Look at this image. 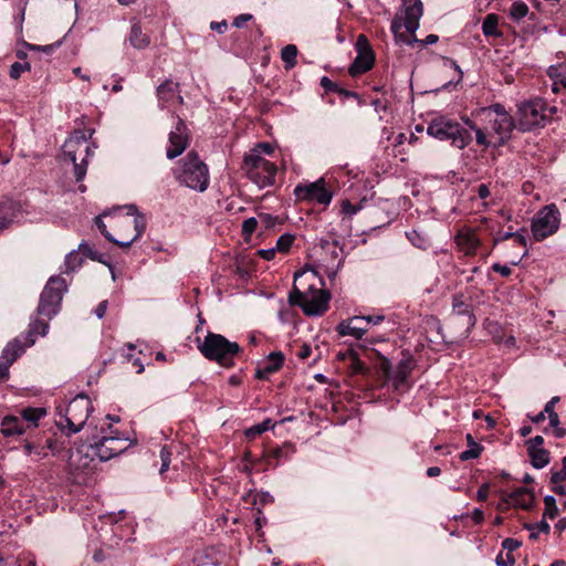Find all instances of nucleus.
Wrapping results in <instances>:
<instances>
[{"label": "nucleus", "mask_w": 566, "mask_h": 566, "mask_svg": "<svg viewBox=\"0 0 566 566\" xmlns=\"http://www.w3.org/2000/svg\"><path fill=\"white\" fill-rule=\"evenodd\" d=\"M45 416V410L42 408H27L22 411V419L38 426V421Z\"/></svg>", "instance_id": "obj_37"}, {"label": "nucleus", "mask_w": 566, "mask_h": 566, "mask_svg": "<svg viewBox=\"0 0 566 566\" xmlns=\"http://www.w3.org/2000/svg\"><path fill=\"white\" fill-rule=\"evenodd\" d=\"M545 104L542 99H531L518 105V127L528 132L545 125Z\"/></svg>", "instance_id": "obj_14"}, {"label": "nucleus", "mask_w": 566, "mask_h": 566, "mask_svg": "<svg viewBox=\"0 0 566 566\" xmlns=\"http://www.w3.org/2000/svg\"><path fill=\"white\" fill-rule=\"evenodd\" d=\"M252 19V14H249V13H242L240 15H238L234 20H233V25L235 28H243L244 24L247 22H249L250 20Z\"/></svg>", "instance_id": "obj_56"}, {"label": "nucleus", "mask_w": 566, "mask_h": 566, "mask_svg": "<svg viewBox=\"0 0 566 566\" xmlns=\"http://www.w3.org/2000/svg\"><path fill=\"white\" fill-rule=\"evenodd\" d=\"M474 132H475V139H476V143H478L479 145H482V146H488V145H489V143H488V139H486V134H488L489 132H486V130H485V127H484V128H479V127H476V128L474 129Z\"/></svg>", "instance_id": "obj_53"}, {"label": "nucleus", "mask_w": 566, "mask_h": 566, "mask_svg": "<svg viewBox=\"0 0 566 566\" xmlns=\"http://www.w3.org/2000/svg\"><path fill=\"white\" fill-rule=\"evenodd\" d=\"M256 226H258L256 219L255 218H249V219L243 221V223H242V231L247 235L252 234L255 231Z\"/></svg>", "instance_id": "obj_51"}, {"label": "nucleus", "mask_w": 566, "mask_h": 566, "mask_svg": "<svg viewBox=\"0 0 566 566\" xmlns=\"http://www.w3.org/2000/svg\"><path fill=\"white\" fill-rule=\"evenodd\" d=\"M527 450L532 448L542 449L544 444V438L542 436H535L526 441Z\"/></svg>", "instance_id": "obj_54"}, {"label": "nucleus", "mask_w": 566, "mask_h": 566, "mask_svg": "<svg viewBox=\"0 0 566 566\" xmlns=\"http://www.w3.org/2000/svg\"><path fill=\"white\" fill-rule=\"evenodd\" d=\"M359 208L352 205L349 201H343L342 211L347 216H354L358 212Z\"/></svg>", "instance_id": "obj_57"}, {"label": "nucleus", "mask_w": 566, "mask_h": 566, "mask_svg": "<svg viewBox=\"0 0 566 566\" xmlns=\"http://www.w3.org/2000/svg\"><path fill=\"white\" fill-rule=\"evenodd\" d=\"M210 28H211V30H214L218 33H223L226 31V29H227V22L226 21L211 22L210 23Z\"/></svg>", "instance_id": "obj_63"}, {"label": "nucleus", "mask_w": 566, "mask_h": 566, "mask_svg": "<svg viewBox=\"0 0 566 566\" xmlns=\"http://www.w3.org/2000/svg\"><path fill=\"white\" fill-rule=\"evenodd\" d=\"M276 252L277 251L275 247L270 249H261L258 251L259 255L266 261L274 259Z\"/></svg>", "instance_id": "obj_58"}, {"label": "nucleus", "mask_w": 566, "mask_h": 566, "mask_svg": "<svg viewBox=\"0 0 566 566\" xmlns=\"http://www.w3.org/2000/svg\"><path fill=\"white\" fill-rule=\"evenodd\" d=\"M48 331H49L48 322L41 321L39 318L31 319V322L29 324V329H28L27 336H25L27 342L24 345H22L24 347V349L27 347L32 346L35 343L38 336H45Z\"/></svg>", "instance_id": "obj_25"}, {"label": "nucleus", "mask_w": 566, "mask_h": 566, "mask_svg": "<svg viewBox=\"0 0 566 566\" xmlns=\"http://www.w3.org/2000/svg\"><path fill=\"white\" fill-rule=\"evenodd\" d=\"M157 96L159 106L161 108H168L176 104H184V97L180 94L179 83L171 80H166L157 87Z\"/></svg>", "instance_id": "obj_17"}, {"label": "nucleus", "mask_w": 566, "mask_h": 566, "mask_svg": "<svg viewBox=\"0 0 566 566\" xmlns=\"http://www.w3.org/2000/svg\"><path fill=\"white\" fill-rule=\"evenodd\" d=\"M129 446L128 439L109 426L107 430H102V436L94 437L87 447L81 446L71 451L67 462L70 472L75 474L86 469L93 457L103 462L108 461L123 453Z\"/></svg>", "instance_id": "obj_2"}, {"label": "nucleus", "mask_w": 566, "mask_h": 566, "mask_svg": "<svg viewBox=\"0 0 566 566\" xmlns=\"http://www.w3.org/2000/svg\"><path fill=\"white\" fill-rule=\"evenodd\" d=\"M312 354V347L307 344H303L297 353V357L302 360L308 358Z\"/></svg>", "instance_id": "obj_61"}, {"label": "nucleus", "mask_w": 566, "mask_h": 566, "mask_svg": "<svg viewBox=\"0 0 566 566\" xmlns=\"http://www.w3.org/2000/svg\"><path fill=\"white\" fill-rule=\"evenodd\" d=\"M496 566H513L515 558L510 552H500L495 558Z\"/></svg>", "instance_id": "obj_46"}, {"label": "nucleus", "mask_w": 566, "mask_h": 566, "mask_svg": "<svg viewBox=\"0 0 566 566\" xmlns=\"http://www.w3.org/2000/svg\"><path fill=\"white\" fill-rule=\"evenodd\" d=\"M451 318L454 322H461L467 332L476 323L471 306L463 302L460 296H453Z\"/></svg>", "instance_id": "obj_19"}, {"label": "nucleus", "mask_w": 566, "mask_h": 566, "mask_svg": "<svg viewBox=\"0 0 566 566\" xmlns=\"http://www.w3.org/2000/svg\"><path fill=\"white\" fill-rule=\"evenodd\" d=\"M455 242L459 249L468 255L474 254L480 245V240L474 231L467 228L458 232Z\"/></svg>", "instance_id": "obj_23"}, {"label": "nucleus", "mask_w": 566, "mask_h": 566, "mask_svg": "<svg viewBox=\"0 0 566 566\" xmlns=\"http://www.w3.org/2000/svg\"><path fill=\"white\" fill-rule=\"evenodd\" d=\"M468 449L460 453L459 458L462 461H468L472 459H476L480 457L483 447L474 441L473 437L469 433L467 434Z\"/></svg>", "instance_id": "obj_31"}, {"label": "nucleus", "mask_w": 566, "mask_h": 566, "mask_svg": "<svg viewBox=\"0 0 566 566\" xmlns=\"http://www.w3.org/2000/svg\"><path fill=\"white\" fill-rule=\"evenodd\" d=\"M336 332L340 336H352L355 339H361L367 333V326L364 325V318L353 316L338 323Z\"/></svg>", "instance_id": "obj_21"}, {"label": "nucleus", "mask_w": 566, "mask_h": 566, "mask_svg": "<svg viewBox=\"0 0 566 566\" xmlns=\"http://www.w3.org/2000/svg\"><path fill=\"white\" fill-rule=\"evenodd\" d=\"M514 240H515V242H516L518 245H521V247H523V248H524V252H523L522 256H521V258H518L517 260H514V261H512V262H511V264H512V265H517V264L520 263V261H521L525 255H527V249H526L527 240H526L525 235H524L523 233L518 232V231L516 232Z\"/></svg>", "instance_id": "obj_49"}, {"label": "nucleus", "mask_w": 566, "mask_h": 566, "mask_svg": "<svg viewBox=\"0 0 566 566\" xmlns=\"http://www.w3.org/2000/svg\"><path fill=\"white\" fill-rule=\"evenodd\" d=\"M274 428V426L271 423L270 419L263 420L261 423L254 424L245 430V437L247 438H255L256 436H260L261 433L268 431L269 429Z\"/></svg>", "instance_id": "obj_38"}, {"label": "nucleus", "mask_w": 566, "mask_h": 566, "mask_svg": "<svg viewBox=\"0 0 566 566\" xmlns=\"http://www.w3.org/2000/svg\"><path fill=\"white\" fill-rule=\"evenodd\" d=\"M23 352L24 347L18 338L7 344L0 356V381L8 378L9 367Z\"/></svg>", "instance_id": "obj_18"}, {"label": "nucleus", "mask_w": 566, "mask_h": 566, "mask_svg": "<svg viewBox=\"0 0 566 566\" xmlns=\"http://www.w3.org/2000/svg\"><path fill=\"white\" fill-rule=\"evenodd\" d=\"M101 233L120 248H128L146 229V221L135 205H127L96 217Z\"/></svg>", "instance_id": "obj_1"}, {"label": "nucleus", "mask_w": 566, "mask_h": 566, "mask_svg": "<svg viewBox=\"0 0 566 566\" xmlns=\"http://www.w3.org/2000/svg\"><path fill=\"white\" fill-rule=\"evenodd\" d=\"M528 13V7L523 1H515L511 6L510 14L512 19L520 21Z\"/></svg>", "instance_id": "obj_40"}, {"label": "nucleus", "mask_w": 566, "mask_h": 566, "mask_svg": "<svg viewBox=\"0 0 566 566\" xmlns=\"http://www.w3.org/2000/svg\"><path fill=\"white\" fill-rule=\"evenodd\" d=\"M0 431L4 437H12L22 434L24 428L19 418L9 416L1 421Z\"/></svg>", "instance_id": "obj_28"}, {"label": "nucleus", "mask_w": 566, "mask_h": 566, "mask_svg": "<svg viewBox=\"0 0 566 566\" xmlns=\"http://www.w3.org/2000/svg\"><path fill=\"white\" fill-rule=\"evenodd\" d=\"M406 237L418 249L426 250L429 247V238L423 232L413 229L407 231Z\"/></svg>", "instance_id": "obj_35"}, {"label": "nucleus", "mask_w": 566, "mask_h": 566, "mask_svg": "<svg viewBox=\"0 0 566 566\" xmlns=\"http://www.w3.org/2000/svg\"><path fill=\"white\" fill-rule=\"evenodd\" d=\"M172 117L177 118V123L172 130L168 135V147L166 156L168 159H175L179 157L189 146V130L185 122L175 113Z\"/></svg>", "instance_id": "obj_16"}, {"label": "nucleus", "mask_w": 566, "mask_h": 566, "mask_svg": "<svg viewBox=\"0 0 566 566\" xmlns=\"http://www.w3.org/2000/svg\"><path fill=\"white\" fill-rule=\"evenodd\" d=\"M198 349L209 360L218 363L222 367H231L241 347L237 342H230L223 335L208 333L200 342Z\"/></svg>", "instance_id": "obj_8"}, {"label": "nucleus", "mask_w": 566, "mask_h": 566, "mask_svg": "<svg viewBox=\"0 0 566 566\" xmlns=\"http://www.w3.org/2000/svg\"><path fill=\"white\" fill-rule=\"evenodd\" d=\"M274 151V147L270 144V143H266V142H263V143H259L256 144L252 149H250V151L248 153L249 155H259V156H263V155H272Z\"/></svg>", "instance_id": "obj_44"}, {"label": "nucleus", "mask_w": 566, "mask_h": 566, "mask_svg": "<svg viewBox=\"0 0 566 566\" xmlns=\"http://www.w3.org/2000/svg\"><path fill=\"white\" fill-rule=\"evenodd\" d=\"M27 70H30V64L28 62L27 63L15 62L10 67V76L12 78L17 80L20 77L21 73Z\"/></svg>", "instance_id": "obj_48"}, {"label": "nucleus", "mask_w": 566, "mask_h": 566, "mask_svg": "<svg viewBox=\"0 0 566 566\" xmlns=\"http://www.w3.org/2000/svg\"><path fill=\"white\" fill-rule=\"evenodd\" d=\"M545 503V512L544 516H547L548 518H555L557 515V506H556V500L553 495H546L544 497Z\"/></svg>", "instance_id": "obj_43"}, {"label": "nucleus", "mask_w": 566, "mask_h": 566, "mask_svg": "<svg viewBox=\"0 0 566 566\" xmlns=\"http://www.w3.org/2000/svg\"><path fill=\"white\" fill-rule=\"evenodd\" d=\"M106 311H107V301H103L101 302L96 310H95V315L98 317V318H103L106 314Z\"/></svg>", "instance_id": "obj_62"}, {"label": "nucleus", "mask_w": 566, "mask_h": 566, "mask_svg": "<svg viewBox=\"0 0 566 566\" xmlns=\"http://www.w3.org/2000/svg\"><path fill=\"white\" fill-rule=\"evenodd\" d=\"M562 465L563 468L560 471L553 472L551 475V482L553 484H557L566 480V457L563 458Z\"/></svg>", "instance_id": "obj_50"}, {"label": "nucleus", "mask_w": 566, "mask_h": 566, "mask_svg": "<svg viewBox=\"0 0 566 566\" xmlns=\"http://www.w3.org/2000/svg\"><path fill=\"white\" fill-rule=\"evenodd\" d=\"M293 193L298 201L317 202L324 206L329 205L333 198V192L326 188L323 178L313 182L298 184Z\"/></svg>", "instance_id": "obj_15"}, {"label": "nucleus", "mask_w": 566, "mask_h": 566, "mask_svg": "<svg viewBox=\"0 0 566 566\" xmlns=\"http://www.w3.org/2000/svg\"><path fill=\"white\" fill-rule=\"evenodd\" d=\"M13 217L11 205L0 202V230L7 228L12 222Z\"/></svg>", "instance_id": "obj_39"}, {"label": "nucleus", "mask_w": 566, "mask_h": 566, "mask_svg": "<svg viewBox=\"0 0 566 566\" xmlns=\"http://www.w3.org/2000/svg\"><path fill=\"white\" fill-rule=\"evenodd\" d=\"M499 17L494 13L488 14L482 23V32L485 36H501L499 31Z\"/></svg>", "instance_id": "obj_32"}, {"label": "nucleus", "mask_w": 566, "mask_h": 566, "mask_svg": "<svg viewBox=\"0 0 566 566\" xmlns=\"http://www.w3.org/2000/svg\"><path fill=\"white\" fill-rule=\"evenodd\" d=\"M170 457H171V452L167 449V447H163L160 450V460H161V467L159 469L160 474H164L169 469Z\"/></svg>", "instance_id": "obj_47"}, {"label": "nucleus", "mask_w": 566, "mask_h": 566, "mask_svg": "<svg viewBox=\"0 0 566 566\" xmlns=\"http://www.w3.org/2000/svg\"><path fill=\"white\" fill-rule=\"evenodd\" d=\"M67 285L64 279L60 276H51L46 282L36 308L38 315L46 316L51 319L60 311L61 302Z\"/></svg>", "instance_id": "obj_12"}, {"label": "nucleus", "mask_w": 566, "mask_h": 566, "mask_svg": "<svg viewBox=\"0 0 566 566\" xmlns=\"http://www.w3.org/2000/svg\"><path fill=\"white\" fill-rule=\"evenodd\" d=\"M559 212L554 205L545 206L533 218L531 229L536 241L554 234L559 228Z\"/></svg>", "instance_id": "obj_13"}, {"label": "nucleus", "mask_w": 566, "mask_h": 566, "mask_svg": "<svg viewBox=\"0 0 566 566\" xmlns=\"http://www.w3.org/2000/svg\"><path fill=\"white\" fill-rule=\"evenodd\" d=\"M492 269H493L495 272L500 273L502 276H509V275H511V273H512V270H511V268H510V266H507V265H502V264H500V263H494V264L492 265Z\"/></svg>", "instance_id": "obj_60"}, {"label": "nucleus", "mask_w": 566, "mask_h": 566, "mask_svg": "<svg viewBox=\"0 0 566 566\" xmlns=\"http://www.w3.org/2000/svg\"><path fill=\"white\" fill-rule=\"evenodd\" d=\"M242 170L259 188L270 187L275 182L276 166L263 156L245 154Z\"/></svg>", "instance_id": "obj_11"}, {"label": "nucleus", "mask_w": 566, "mask_h": 566, "mask_svg": "<svg viewBox=\"0 0 566 566\" xmlns=\"http://www.w3.org/2000/svg\"><path fill=\"white\" fill-rule=\"evenodd\" d=\"M92 132L87 137L84 132H74L63 145V155L74 166L76 181H82L86 176L88 159L94 154L95 145L90 140Z\"/></svg>", "instance_id": "obj_7"}, {"label": "nucleus", "mask_w": 566, "mask_h": 566, "mask_svg": "<svg viewBox=\"0 0 566 566\" xmlns=\"http://www.w3.org/2000/svg\"><path fill=\"white\" fill-rule=\"evenodd\" d=\"M427 133L439 140H451L452 145L459 149L465 148L472 140L469 130L443 116L432 119L427 127Z\"/></svg>", "instance_id": "obj_10"}, {"label": "nucleus", "mask_w": 566, "mask_h": 566, "mask_svg": "<svg viewBox=\"0 0 566 566\" xmlns=\"http://www.w3.org/2000/svg\"><path fill=\"white\" fill-rule=\"evenodd\" d=\"M422 13L421 0H402L400 13L396 14L391 22V32L397 43L412 45L421 42L423 45H432L438 42L439 38L436 34H429L422 41L416 38Z\"/></svg>", "instance_id": "obj_3"}, {"label": "nucleus", "mask_w": 566, "mask_h": 566, "mask_svg": "<svg viewBox=\"0 0 566 566\" xmlns=\"http://www.w3.org/2000/svg\"><path fill=\"white\" fill-rule=\"evenodd\" d=\"M305 273L294 274L293 291L289 295V302L292 305H298L304 314L308 316H319L328 310L331 294L325 289H316L312 283L306 291H301V280Z\"/></svg>", "instance_id": "obj_5"}, {"label": "nucleus", "mask_w": 566, "mask_h": 566, "mask_svg": "<svg viewBox=\"0 0 566 566\" xmlns=\"http://www.w3.org/2000/svg\"><path fill=\"white\" fill-rule=\"evenodd\" d=\"M359 317L364 318V323H365L364 325H367V324L378 325L385 321V316L381 314L366 315V316H359Z\"/></svg>", "instance_id": "obj_55"}, {"label": "nucleus", "mask_w": 566, "mask_h": 566, "mask_svg": "<svg viewBox=\"0 0 566 566\" xmlns=\"http://www.w3.org/2000/svg\"><path fill=\"white\" fill-rule=\"evenodd\" d=\"M93 411L91 399L86 395H77L66 407H59L55 424L67 436L80 432Z\"/></svg>", "instance_id": "obj_6"}, {"label": "nucleus", "mask_w": 566, "mask_h": 566, "mask_svg": "<svg viewBox=\"0 0 566 566\" xmlns=\"http://www.w3.org/2000/svg\"><path fill=\"white\" fill-rule=\"evenodd\" d=\"M375 62V56L371 50L359 52L354 62L349 66V74L357 76L369 71Z\"/></svg>", "instance_id": "obj_24"}, {"label": "nucleus", "mask_w": 566, "mask_h": 566, "mask_svg": "<svg viewBox=\"0 0 566 566\" xmlns=\"http://www.w3.org/2000/svg\"><path fill=\"white\" fill-rule=\"evenodd\" d=\"M544 412H546L549 426L554 429V434L556 438H563L566 436V429L560 427V421L555 409L551 408V406L544 407Z\"/></svg>", "instance_id": "obj_33"}, {"label": "nucleus", "mask_w": 566, "mask_h": 566, "mask_svg": "<svg viewBox=\"0 0 566 566\" xmlns=\"http://www.w3.org/2000/svg\"><path fill=\"white\" fill-rule=\"evenodd\" d=\"M443 65L446 67L453 69L457 72L455 81H453V80L449 81L447 84L443 85V87H448L451 84H458V83H460L462 81L463 73H462V70L460 69L459 64L455 61L446 57L443 60Z\"/></svg>", "instance_id": "obj_42"}, {"label": "nucleus", "mask_w": 566, "mask_h": 566, "mask_svg": "<svg viewBox=\"0 0 566 566\" xmlns=\"http://www.w3.org/2000/svg\"><path fill=\"white\" fill-rule=\"evenodd\" d=\"M412 369L413 363L411 359H402L399 361L392 375L394 386L397 389L406 382Z\"/></svg>", "instance_id": "obj_27"}, {"label": "nucleus", "mask_w": 566, "mask_h": 566, "mask_svg": "<svg viewBox=\"0 0 566 566\" xmlns=\"http://www.w3.org/2000/svg\"><path fill=\"white\" fill-rule=\"evenodd\" d=\"M520 546H521V542H518L517 539H514V538H505L502 542L503 549H505L506 552H510V553H513Z\"/></svg>", "instance_id": "obj_52"}, {"label": "nucleus", "mask_w": 566, "mask_h": 566, "mask_svg": "<svg viewBox=\"0 0 566 566\" xmlns=\"http://www.w3.org/2000/svg\"><path fill=\"white\" fill-rule=\"evenodd\" d=\"M297 48L294 44H287L281 51V59L286 70H291L296 65Z\"/></svg>", "instance_id": "obj_36"}, {"label": "nucleus", "mask_w": 566, "mask_h": 566, "mask_svg": "<svg viewBox=\"0 0 566 566\" xmlns=\"http://www.w3.org/2000/svg\"><path fill=\"white\" fill-rule=\"evenodd\" d=\"M534 502V494L533 492L527 488H518L515 491L509 493L504 497V503L514 506L520 507L523 510H528L533 506Z\"/></svg>", "instance_id": "obj_22"}, {"label": "nucleus", "mask_w": 566, "mask_h": 566, "mask_svg": "<svg viewBox=\"0 0 566 566\" xmlns=\"http://www.w3.org/2000/svg\"><path fill=\"white\" fill-rule=\"evenodd\" d=\"M472 116L485 124L486 132L496 134L500 142L506 140L514 128L512 116L501 104L479 108L472 113Z\"/></svg>", "instance_id": "obj_9"}, {"label": "nucleus", "mask_w": 566, "mask_h": 566, "mask_svg": "<svg viewBox=\"0 0 566 566\" xmlns=\"http://www.w3.org/2000/svg\"><path fill=\"white\" fill-rule=\"evenodd\" d=\"M527 452L531 463L535 469H543L549 463L551 457L546 449L532 448L531 450H527Z\"/></svg>", "instance_id": "obj_30"}, {"label": "nucleus", "mask_w": 566, "mask_h": 566, "mask_svg": "<svg viewBox=\"0 0 566 566\" xmlns=\"http://www.w3.org/2000/svg\"><path fill=\"white\" fill-rule=\"evenodd\" d=\"M548 76L552 80V91L554 93H558L563 88L566 90V65L549 66Z\"/></svg>", "instance_id": "obj_26"}, {"label": "nucleus", "mask_w": 566, "mask_h": 566, "mask_svg": "<svg viewBox=\"0 0 566 566\" xmlns=\"http://www.w3.org/2000/svg\"><path fill=\"white\" fill-rule=\"evenodd\" d=\"M285 357L282 352H272L268 355L266 360L259 364L255 369L254 377L256 379H266L271 374L280 370L284 364Z\"/></svg>", "instance_id": "obj_20"}, {"label": "nucleus", "mask_w": 566, "mask_h": 566, "mask_svg": "<svg viewBox=\"0 0 566 566\" xmlns=\"http://www.w3.org/2000/svg\"><path fill=\"white\" fill-rule=\"evenodd\" d=\"M527 528L532 531L530 535L531 538H536L537 533H548L551 530L549 524L545 520H542L534 525H528Z\"/></svg>", "instance_id": "obj_45"}, {"label": "nucleus", "mask_w": 566, "mask_h": 566, "mask_svg": "<svg viewBox=\"0 0 566 566\" xmlns=\"http://www.w3.org/2000/svg\"><path fill=\"white\" fill-rule=\"evenodd\" d=\"M294 242V235L290 233L282 234L275 244V249L279 252H287Z\"/></svg>", "instance_id": "obj_41"}, {"label": "nucleus", "mask_w": 566, "mask_h": 566, "mask_svg": "<svg viewBox=\"0 0 566 566\" xmlns=\"http://www.w3.org/2000/svg\"><path fill=\"white\" fill-rule=\"evenodd\" d=\"M478 195L481 199H486L490 196L489 187L485 184L479 185Z\"/></svg>", "instance_id": "obj_64"}, {"label": "nucleus", "mask_w": 566, "mask_h": 566, "mask_svg": "<svg viewBox=\"0 0 566 566\" xmlns=\"http://www.w3.org/2000/svg\"><path fill=\"white\" fill-rule=\"evenodd\" d=\"M128 41L135 49L142 50L149 45V38L143 33L139 24H133Z\"/></svg>", "instance_id": "obj_29"}, {"label": "nucleus", "mask_w": 566, "mask_h": 566, "mask_svg": "<svg viewBox=\"0 0 566 566\" xmlns=\"http://www.w3.org/2000/svg\"><path fill=\"white\" fill-rule=\"evenodd\" d=\"M83 261L81 253L77 250H72L65 256L63 273L67 274L75 271L82 265Z\"/></svg>", "instance_id": "obj_34"}, {"label": "nucleus", "mask_w": 566, "mask_h": 566, "mask_svg": "<svg viewBox=\"0 0 566 566\" xmlns=\"http://www.w3.org/2000/svg\"><path fill=\"white\" fill-rule=\"evenodd\" d=\"M356 46L359 52H364L365 50H371L368 43L367 38L364 34H360L357 39Z\"/></svg>", "instance_id": "obj_59"}, {"label": "nucleus", "mask_w": 566, "mask_h": 566, "mask_svg": "<svg viewBox=\"0 0 566 566\" xmlns=\"http://www.w3.org/2000/svg\"><path fill=\"white\" fill-rule=\"evenodd\" d=\"M172 175L180 186L197 192L206 191L210 184L209 168L195 151H189L176 164Z\"/></svg>", "instance_id": "obj_4"}]
</instances>
